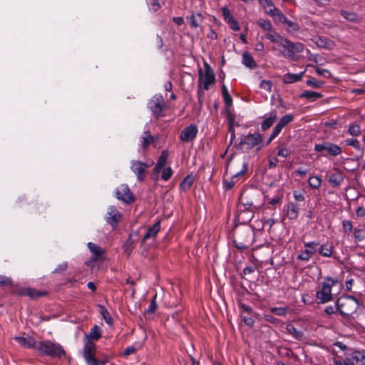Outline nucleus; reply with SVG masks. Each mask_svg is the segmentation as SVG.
Instances as JSON below:
<instances>
[{"label": "nucleus", "mask_w": 365, "mask_h": 365, "mask_svg": "<svg viewBox=\"0 0 365 365\" xmlns=\"http://www.w3.org/2000/svg\"><path fill=\"white\" fill-rule=\"evenodd\" d=\"M215 82V75L211 67L205 63L204 73L202 70L199 71L198 86H197V100L198 103L202 104L203 90L207 91L211 85Z\"/></svg>", "instance_id": "nucleus-1"}, {"label": "nucleus", "mask_w": 365, "mask_h": 365, "mask_svg": "<svg viewBox=\"0 0 365 365\" xmlns=\"http://www.w3.org/2000/svg\"><path fill=\"white\" fill-rule=\"evenodd\" d=\"M36 349L41 355L48 356L51 358H61L66 355V351L60 344L50 340L38 341Z\"/></svg>", "instance_id": "nucleus-2"}, {"label": "nucleus", "mask_w": 365, "mask_h": 365, "mask_svg": "<svg viewBox=\"0 0 365 365\" xmlns=\"http://www.w3.org/2000/svg\"><path fill=\"white\" fill-rule=\"evenodd\" d=\"M261 195V193L256 190H245L240 197V202L248 211H257L261 207L258 200Z\"/></svg>", "instance_id": "nucleus-3"}, {"label": "nucleus", "mask_w": 365, "mask_h": 365, "mask_svg": "<svg viewBox=\"0 0 365 365\" xmlns=\"http://www.w3.org/2000/svg\"><path fill=\"white\" fill-rule=\"evenodd\" d=\"M336 306L340 314L349 317L357 311L359 304L355 297L344 295L337 299Z\"/></svg>", "instance_id": "nucleus-4"}, {"label": "nucleus", "mask_w": 365, "mask_h": 365, "mask_svg": "<svg viewBox=\"0 0 365 365\" xmlns=\"http://www.w3.org/2000/svg\"><path fill=\"white\" fill-rule=\"evenodd\" d=\"M248 168V163L243 160L238 162L234 168H232L231 178L230 179H223L222 183L227 190L232 189L235 185L245 175Z\"/></svg>", "instance_id": "nucleus-5"}, {"label": "nucleus", "mask_w": 365, "mask_h": 365, "mask_svg": "<svg viewBox=\"0 0 365 365\" xmlns=\"http://www.w3.org/2000/svg\"><path fill=\"white\" fill-rule=\"evenodd\" d=\"M337 282L336 279L331 277H326L324 279L322 283L321 289L316 292V297L320 301V303H327L333 299L331 289Z\"/></svg>", "instance_id": "nucleus-6"}, {"label": "nucleus", "mask_w": 365, "mask_h": 365, "mask_svg": "<svg viewBox=\"0 0 365 365\" xmlns=\"http://www.w3.org/2000/svg\"><path fill=\"white\" fill-rule=\"evenodd\" d=\"M279 46L284 49L282 52L283 56L291 60H296V55L304 50V45L302 43H293L286 38H283Z\"/></svg>", "instance_id": "nucleus-7"}, {"label": "nucleus", "mask_w": 365, "mask_h": 365, "mask_svg": "<svg viewBox=\"0 0 365 365\" xmlns=\"http://www.w3.org/2000/svg\"><path fill=\"white\" fill-rule=\"evenodd\" d=\"M262 140V135L257 132L252 134L245 135L240 138L239 148L242 150H249L259 145Z\"/></svg>", "instance_id": "nucleus-8"}, {"label": "nucleus", "mask_w": 365, "mask_h": 365, "mask_svg": "<svg viewBox=\"0 0 365 365\" xmlns=\"http://www.w3.org/2000/svg\"><path fill=\"white\" fill-rule=\"evenodd\" d=\"M148 108L155 118L158 119L163 117V111L165 108L163 96L160 94L153 96L148 102Z\"/></svg>", "instance_id": "nucleus-9"}, {"label": "nucleus", "mask_w": 365, "mask_h": 365, "mask_svg": "<svg viewBox=\"0 0 365 365\" xmlns=\"http://www.w3.org/2000/svg\"><path fill=\"white\" fill-rule=\"evenodd\" d=\"M314 150L322 153V156L330 155L336 157L341 153V148L336 144L325 141L314 145Z\"/></svg>", "instance_id": "nucleus-10"}, {"label": "nucleus", "mask_w": 365, "mask_h": 365, "mask_svg": "<svg viewBox=\"0 0 365 365\" xmlns=\"http://www.w3.org/2000/svg\"><path fill=\"white\" fill-rule=\"evenodd\" d=\"M115 196L125 204H130L135 200L133 194L125 184H122L115 188Z\"/></svg>", "instance_id": "nucleus-11"}, {"label": "nucleus", "mask_w": 365, "mask_h": 365, "mask_svg": "<svg viewBox=\"0 0 365 365\" xmlns=\"http://www.w3.org/2000/svg\"><path fill=\"white\" fill-rule=\"evenodd\" d=\"M319 245V242L316 241L304 242V250L298 255L297 259L306 262H309L312 256L317 252Z\"/></svg>", "instance_id": "nucleus-12"}, {"label": "nucleus", "mask_w": 365, "mask_h": 365, "mask_svg": "<svg viewBox=\"0 0 365 365\" xmlns=\"http://www.w3.org/2000/svg\"><path fill=\"white\" fill-rule=\"evenodd\" d=\"M253 236L250 230H245L240 233V236L234 240L235 247L240 250L248 249L252 242Z\"/></svg>", "instance_id": "nucleus-13"}, {"label": "nucleus", "mask_w": 365, "mask_h": 365, "mask_svg": "<svg viewBox=\"0 0 365 365\" xmlns=\"http://www.w3.org/2000/svg\"><path fill=\"white\" fill-rule=\"evenodd\" d=\"M122 215L118 210L115 206L110 205L108 208L105 220L113 229L116 228L119 222L121 221Z\"/></svg>", "instance_id": "nucleus-14"}, {"label": "nucleus", "mask_w": 365, "mask_h": 365, "mask_svg": "<svg viewBox=\"0 0 365 365\" xmlns=\"http://www.w3.org/2000/svg\"><path fill=\"white\" fill-rule=\"evenodd\" d=\"M274 21L283 24L288 33H295L300 29L299 24L297 21L288 19L282 12L277 14Z\"/></svg>", "instance_id": "nucleus-15"}, {"label": "nucleus", "mask_w": 365, "mask_h": 365, "mask_svg": "<svg viewBox=\"0 0 365 365\" xmlns=\"http://www.w3.org/2000/svg\"><path fill=\"white\" fill-rule=\"evenodd\" d=\"M140 162L139 160H132L130 162V170L135 174L138 181L142 182L144 180V173L151 165Z\"/></svg>", "instance_id": "nucleus-16"}, {"label": "nucleus", "mask_w": 365, "mask_h": 365, "mask_svg": "<svg viewBox=\"0 0 365 365\" xmlns=\"http://www.w3.org/2000/svg\"><path fill=\"white\" fill-rule=\"evenodd\" d=\"M197 132V127L195 125H190L181 131L180 139L183 143L191 142L196 138Z\"/></svg>", "instance_id": "nucleus-17"}, {"label": "nucleus", "mask_w": 365, "mask_h": 365, "mask_svg": "<svg viewBox=\"0 0 365 365\" xmlns=\"http://www.w3.org/2000/svg\"><path fill=\"white\" fill-rule=\"evenodd\" d=\"M96 350V344L90 341H88L84 346H83V358L86 361V364L88 365L90 362H94L93 358L95 357L93 355V351Z\"/></svg>", "instance_id": "nucleus-18"}, {"label": "nucleus", "mask_w": 365, "mask_h": 365, "mask_svg": "<svg viewBox=\"0 0 365 365\" xmlns=\"http://www.w3.org/2000/svg\"><path fill=\"white\" fill-rule=\"evenodd\" d=\"M286 216L291 220H296L299 215V205L292 202H288L284 207Z\"/></svg>", "instance_id": "nucleus-19"}, {"label": "nucleus", "mask_w": 365, "mask_h": 365, "mask_svg": "<svg viewBox=\"0 0 365 365\" xmlns=\"http://www.w3.org/2000/svg\"><path fill=\"white\" fill-rule=\"evenodd\" d=\"M259 4L264 7L266 9V12L273 18V19H275V17L277 16V14L280 13L281 11L275 7L274 4L271 0H258Z\"/></svg>", "instance_id": "nucleus-20"}, {"label": "nucleus", "mask_w": 365, "mask_h": 365, "mask_svg": "<svg viewBox=\"0 0 365 365\" xmlns=\"http://www.w3.org/2000/svg\"><path fill=\"white\" fill-rule=\"evenodd\" d=\"M87 247L93 254L92 260L96 261L103 259L105 254V250L100 246L93 242H88L87 244Z\"/></svg>", "instance_id": "nucleus-21"}, {"label": "nucleus", "mask_w": 365, "mask_h": 365, "mask_svg": "<svg viewBox=\"0 0 365 365\" xmlns=\"http://www.w3.org/2000/svg\"><path fill=\"white\" fill-rule=\"evenodd\" d=\"M277 115L276 111H272L264 116V120L261 124V128L262 130H267L269 129L277 120Z\"/></svg>", "instance_id": "nucleus-22"}, {"label": "nucleus", "mask_w": 365, "mask_h": 365, "mask_svg": "<svg viewBox=\"0 0 365 365\" xmlns=\"http://www.w3.org/2000/svg\"><path fill=\"white\" fill-rule=\"evenodd\" d=\"M160 230V221L158 220L154 225L148 228L147 232L143 238V242H145L148 239L155 238Z\"/></svg>", "instance_id": "nucleus-23"}, {"label": "nucleus", "mask_w": 365, "mask_h": 365, "mask_svg": "<svg viewBox=\"0 0 365 365\" xmlns=\"http://www.w3.org/2000/svg\"><path fill=\"white\" fill-rule=\"evenodd\" d=\"M168 156V152L167 150H163L155 166L153 168V173L155 174H158L160 171L163 168V167L166 165L167 159Z\"/></svg>", "instance_id": "nucleus-24"}, {"label": "nucleus", "mask_w": 365, "mask_h": 365, "mask_svg": "<svg viewBox=\"0 0 365 365\" xmlns=\"http://www.w3.org/2000/svg\"><path fill=\"white\" fill-rule=\"evenodd\" d=\"M15 340L17 343H19L21 346L26 348H35L37 344L35 339L33 337H22V336H16L15 337Z\"/></svg>", "instance_id": "nucleus-25"}, {"label": "nucleus", "mask_w": 365, "mask_h": 365, "mask_svg": "<svg viewBox=\"0 0 365 365\" xmlns=\"http://www.w3.org/2000/svg\"><path fill=\"white\" fill-rule=\"evenodd\" d=\"M343 181V174L339 170H336L335 173L329 176V182L334 187H339Z\"/></svg>", "instance_id": "nucleus-26"}, {"label": "nucleus", "mask_w": 365, "mask_h": 365, "mask_svg": "<svg viewBox=\"0 0 365 365\" xmlns=\"http://www.w3.org/2000/svg\"><path fill=\"white\" fill-rule=\"evenodd\" d=\"M317 250L321 256L330 257L334 253V246L331 244L324 243Z\"/></svg>", "instance_id": "nucleus-27"}, {"label": "nucleus", "mask_w": 365, "mask_h": 365, "mask_svg": "<svg viewBox=\"0 0 365 365\" xmlns=\"http://www.w3.org/2000/svg\"><path fill=\"white\" fill-rule=\"evenodd\" d=\"M350 355L351 359L354 360L356 365H365V351L355 350Z\"/></svg>", "instance_id": "nucleus-28"}, {"label": "nucleus", "mask_w": 365, "mask_h": 365, "mask_svg": "<svg viewBox=\"0 0 365 365\" xmlns=\"http://www.w3.org/2000/svg\"><path fill=\"white\" fill-rule=\"evenodd\" d=\"M304 73V71H302L299 73H287L283 76V82L284 83H292L302 80V78Z\"/></svg>", "instance_id": "nucleus-29"}, {"label": "nucleus", "mask_w": 365, "mask_h": 365, "mask_svg": "<svg viewBox=\"0 0 365 365\" xmlns=\"http://www.w3.org/2000/svg\"><path fill=\"white\" fill-rule=\"evenodd\" d=\"M299 97L301 98L307 99L310 101H314L321 98L322 97V94L316 91H305L300 94Z\"/></svg>", "instance_id": "nucleus-30"}, {"label": "nucleus", "mask_w": 365, "mask_h": 365, "mask_svg": "<svg viewBox=\"0 0 365 365\" xmlns=\"http://www.w3.org/2000/svg\"><path fill=\"white\" fill-rule=\"evenodd\" d=\"M242 63L251 69L255 68L257 66L253 57L248 52H245L242 54Z\"/></svg>", "instance_id": "nucleus-31"}, {"label": "nucleus", "mask_w": 365, "mask_h": 365, "mask_svg": "<svg viewBox=\"0 0 365 365\" xmlns=\"http://www.w3.org/2000/svg\"><path fill=\"white\" fill-rule=\"evenodd\" d=\"M317 46L325 48H331L332 42L325 37L317 36L314 40Z\"/></svg>", "instance_id": "nucleus-32"}, {"label": "nucleus", "mask_w": 365, "mask_h": 365, "mask_svg": "<svg viewBox=\"0 0 365 365\" xmlns=\"http://www.w3.org/2000/svg\"><path fill=\"white\" fill-rule=\"evenodd\" d=\"M264 36L267 39L269 40L271 42L275 43L278 44L279 46L280 45V43H282V41H283V38H284L277 32L267 33L264 34Z\"/></svg>", "instance_id": "nucleus-33"}, {"label": "nucleus", "mask_w": 365, "mask_h": 365, "mask_svg": "<svg viewBox=\"0 0 365 365\" xmlns=\"http://www.w3.org/2000/svg\"><path fill=\"white\" fill-rule=\"evenodd\" d=\"M188 19L190 20L191 27L197 28L203 20V16L200 13H197L196 14H192L190 17H188Z\"/></svg>", "instance_id": "nucleus-34"}, {"label": "nucleus", "mask_w": 365, "mask_h": 365, "mask_svg": "<svg viewBox=\"0 0 365 365\" xmlns=\"http://www.w3.org/2000/svg\"><path fill=\"white\" fill-rule=\"evenodd\" d=\"M98 311L102 318L108 325L113 324V319L107 309L103 305H98Z\"/></svg>", "instance_id": "nucleus-35"}, {"label": "nucleus", "mask_w": 365, "mask_h": 365, "mask_svg": "<svg viewBox=\"0 0 365 365\" xmlns=\"http://www.w3.org/2000/svg\"><path fill=\"white\" fill-rule=\"evenodd\" d=\"M286 331L287 333L292 335L296 339L301 340L303 337V333L298 331L292 324H288L286 326Z\"/></svg>", "instance_id": "nucleus-36"}, {"label": "nucleus", "mask_w": 365, "mask_h": 365, "mask_svg": "<svg viewBox=\"0 0 365 365\" xmlns=\"http://www.w3.org/2000/svg\"><path fill=\"white\" fill-rule=\"evenodd\" d=\"M135 240H132L131 236H129L123 246V250L128 257H129L132 253L135 247Z\"/></svg>", "instance_id": "nucleus-37"}, {"label": "nucleus", "mask_w": 365, "mask_h": 365, "mask_svg": "<svg viewBox=\"0 0 365 365\" xmlns=\"http://www.w3.org/2000/svg\"><path fill=\"white\" fill-rule=\"evenodd\" d=\"M142 148L143 149L147 148V147L154 142V137L151 135L150 131H144L142 136Z\"/></svg>", "instance_id": "nucleus-38"}, {"label": "nucleus", "mask_w": 365, "mask_h": 365, "mask_svg": "<svg viewBox=\"0 0 365 365\" xmlns=\"http://www.w3.org/2000/svg\"><path fill=\"white\" fill-rule=\"evenodd\" d=\"M101 336V329L97 325H95L91 330L88 335L86 336L88 339L97 341Z\"/></svg>", "instance_id": "nucleus-39"}, {"label": "nucleus", "mask_w": 365, "mask_h": 365, "mask_svg": "<svg viewBox=\"0 0 365 365\" xmlns=\"http://www.w3.org/2000/svg\"><path fill=\"white\" fill-rule=\"evenodd\" d=\"M222 95L227 108L230 107L232 105V99L229 94L228 90L225 84L222 86Z\"/></svg>", "instance_id": "nucleus-40"}, {"label": "nucleus", "mask_w": 365, "mask_h": 365, "mask_svg": "<svg viewBox=\"0 0 365 365\" xmlns=\"http://www.w3.org/2000/svg\"><path fill=\"white\" fill-rule=\"evenodd\" d=\"M194 182V178L192 175L186 176L182 181L180 182V189L185 191L190 188Z\"/></svg>", "instance_id": "nucleus-41"}, {"label": "nucleus", "mask_w": 365, "mask_h": 365, "mask_svg": "<svg viewBox=\"0 0 365 365\" xmlns=\"http://www.w3.org/2000/svg\"><path fill=\"white\" fill-rule=\"evenodd\" d=\"M257 25L259 26L263 31H272L273 26L269 20L259 19L257 21Z\"/></svg>", "instance_id": "nucleus-42"}, {"label": "nucleus", "mask_w": 365, "mask_h": 365, "mask_svg": "<svg viewBox=\"0 0 365 365\" xmlns=\"http://www.w3.org/2000/svg\"><path fill=\"white\" fill-rule=\"evenodd\" d=\"M309 185L314 189H318L322 184V178L319 176L312 175L308 180Z\"/></svg>", "instance_id": "nucleus-43"}, {"label": "nucleus", "mask_w": 365, "mask_h": 365, "mask_svg": "<svg viewBox=\"0 0 365 365\" xmlns=\"http://www.w3.org/2000/svg\"><path fill=\"white\" fill-rule=\"evenodd\" d=\"M294 120V115L292 114H286L283 115L277 123V124L282 128H284L289 123H292Z\"/></svg>", "instance_id": "nucleus-44"}, {"label": "nucleus", "mask_w": 365, "mask_h": 365, "mask_svg": "<svg viewBox=\"0 0 365 365\" xmlns=\"http://www.w3.org/2000/svg\"><path fill=\"white\" fill-rule=\"evenodd\" d=\"M346 145L353 147L356 150H359L361 154L364 153V150L361 147L360 143L357 139L351 138L345 140Z\"/></svg>", "instance_id": "nucleus-45"}, {"label": "nucleus", "mask_w": 365, "mask_h": 365, "mask_svg": "<svg viewBox=\"0 0 365 365\" xmlns=\"http://www.w3.org/2000/svg\"><path fill=\"white\" fill-rule=\"evenodd\" d=\"M340 14L345 19L349 21L356 22L358 21L357 15L354 12L341 10Z\"/></svg>", "instance_id": "nucleus-46"}, {"label": "nucleus", "mask_w": 365, "mask_h": 365, "mask_svg": "<svg viewBox=\"0 0 365 365\" xmlns=\"http://www.w3.org/2000/svg\"><path fill=\"white\" fill-rule=\"evenodd\" d=\"M348 133L353 137H356L361 133V127L359 124H350L348 128Z\"/></svg>", "instance_id": "nucleus-47"}, {"label": "nucleus", "mask_w": 365, "mask_h": 365, "mask_svg": "<svg viewBox=\"0 0 365 365\" xmlns=\"http://www.w3.org/2000/svg\"><path fill=\"white\" fill-rule=\"evenodd\" d=\"M306 83L307 86L315 88H321L324 85L323 81H318L314 77H309V79L307 80Z\"/></svg>", "instance_id": "nucleus-48"}, {"label": "nucleus", "mask_w": 365, "mask_h": 365, "mask_svg": "<svg viewBox=\"0 0 365 365\" xmlns=\"http://www.w3.org/2000/svg\"><path fill=\"white\" fill-rule=\"evenodd\" d=\"M221 11H222V15L223 16L225 21L226 23H227L228 24H230V22L232 21V20L235 19L233 18L232 15L231 14L230 11L229 10V9L227 7H226V6L222 7L221 9Z\"/></svg>", "instance_id": "nucleus-49"}, {"label": "nucleus", "mask_w": 365, "mask_h": 365, "mask_svg": "<svg viewBox=\"0 0 365 365\" xmlns=\"http://www.w3.org/2000/svg\"><path fill=\"white\" fill-rule=\"evenodd\" d=\"M21 294H25L29 296L31 298H37L43 295L42 293L37 292L34 289H25L24 290L21 292Z\"/></svg>", "instance_id": "nucleus-50"}, {"label": "nucleus", "mask_w": 365, "mask_h": 365, "mask_svg": "<svg viewBox=\"0 0 365 365\" xmlns=\"http://www.w3.org/2000/svg\"><path fill=\"white\" fill-rule=\"evenodd\" d=\"M282 130V128L278 124H277L274 127L272 132L269 139L267 140V145L269 144L280 133Z\"/></svg>", "instance_id": "nucleus-51"}, {"label": "nucleus", "mask_w": 365, "mask_h": 365, "mask_svg": "<svg viewBox=\"0 0 365 365\" xmlns=\"http://www.w3.org/2000/svg\"><path fill=\"white\" fill-rule=\"evenodd\" d=\"M287 307H272L270 312L277 316H285L287 314Z\"/></svg>", "instance_id": "nucleus-52"}, {"label": "nucleus", "mask_w": 365, "mask_h": 365, "mask_svg": "<svg viewBox=\"0 0 365 365\" xmlns=\"http://www.w3.org/2000/svg\"><path fill=\"white\" fill-rule=\"evenodd\" d=\"M227 115H228V119H229V132L231 134V135H230L231 141H232L235 138V130H234V128L232 125V123L234 121V118L230 113H228Z\"/></svg>", "instance_id": "nucleus-53"}, {"label": "nucleus", "mask_w": 365, "mask_h": 365, "mask_svg": "<svg viewBox=\"0 0 365 365\" xmlns=\"http://www.w3.org/2000/svg\"><path fill=\"white\" fill-rule=\"evenodd\" d=\"M354 237L356 241H362L365 237L364 230L361 229L355 228L354 230Z\"/></svg>", "instance_id": "nucleus-54"}, {"label": "nucleus", "mask_w": 365, "mask_h": 365, "mask_svg": "<svg viewBox=\"0 0 365 365\" xmlns=\"http://www.w3.org/2000/svg\"><path fill=\"white\" fill-rule=\"evenodd\" d=\"M0 285L2 287H11L12 285L11 278L0 275Z\"/></svg>", "instance_id": "nucleus-55"}, {"label": "nucleus", "mask_w": 365, "mask_h": 365, "mask_svg": "<svg viewBox=\"0 0 365 365\" xmlns=\"http://www.w3.org/2000/svg\"><path fill=\"white\" fill-rule=\"evenodd\" d=\"M172 175L173 170L170 167H168L163 170L161 178L165 181H167L171 178Z\"/></svg>", "instance_id": "nucleus-56"}, {"label": "nucleus", "mask_w": 365, "mask_h": 365, "mask_svg": "<svg viewBox=\"0 0 365 365\" xmlns=\"http://www.w3.org/2000/svg\"><path fill=\"white\" fill-rule=\"evenodd\" d=\"M156 297H157L156 294L153 297L152 300L150 302L148 308L147 309V312L154 313L156 311L157 307H158V305L156 303Z\"/></svg>", "instance_id": "nucleus-57"}, {"label": "nucleus", "mask_w": 365, "mask_h": 365, "mask_svg": "<svg viewBox=\"0 0 365 365\" xmlns=\"http://www.w3.org/2000/svg\"><path fill=\"white\" fill-rule=\"evenodd\" d=\"M316 73L319 76H324L327 78L331 77V73L329 70L316 67Z\"/></svg>", "instance_id": "nucleus-58"}, {"label": "nucleus", "mask_w": 365, "mask_h": 365, "mask_svg": "<svg viewBox=\"0 0 365 365\" xmlns=\"http://www.w3.org/2000/svg\"><path fill=\"white\" fill-rule=\"evenodd\" d=\"M259 86L261 88H262L264 90H266L267 91H271L272 84L270 81L262 80L260 83Z\"/></svg>", "instance_id": "nucleus-59"}, {"label": "nucleus", "mask_w": 365, "mask_h": 365, "mask_svg": "<svg viewBox=\"0 0 365 365\" xmlns=\"http://www.w3.org/2000/svg\"><path fill=\"white\" fill-rule=\"evenodd\" d=\"M68 268V263L66 262L58 264L53 271V273H61L66 271Z\"/></svg>", "instance_id": "nucleus-60"}, {"label": "nucleus", "mask_w": 365, "mask_h": 365, "mask_svg": "<svg viewBox=\"0 0 365 365\" xmlns=\"http://www.w3.org/2000/svg\"><path fill=\"white\" fill-rule=\"evenodd\" d=\"M342 227L344 231L351 232L353 228L352 222L350 220H344L342 222Z\"/></svg>", "instance_id": "nucleus-61"}, {"label": "nucleus", "mask_w": 365, "mask_h": 365, "mask_svg": "<svg viewBox=\"0 0 365 365\" xmlns=\"http://www.w3.org/2000/svg\"><path fill=\"white\" fill-rule=\"evenodd\" d=\"M293 196L297 201L302 202L304 200V195L302 192L294 190L293 192Z\"/></svg>", "instance_id": "nucleus-62"}, {"label": "nucleus", "mask_w": 365, "mask_h": 365, "mask_svg": "<svg viewBox=\"0 0 365 365\" xmlns=\"http://www.w3.org/2000/svg\"><path fill=\"white\" fill-rule=\"evenodd\" d=\"M337 311H338V309H337L336 305V306H332V305L327 306L324 309V312L329 315L333 314L336 313Z\"/></svg>", "instance_id": "nucleus-63"}, {"label": "nucleus", "mask_w": 365, "mask_h": 365, "mask_svg": "<svg viewBox=\"0 0 365 365\" xmlns=\"http://www.w3.org/2000/svg\"><path fill=\"white\" fill-rule=\"evenodd\" d=\"M94 362H90L88 365H105L108 362L107 358L103 359L101 360L96 359V357L93 358Z\"/></svg>", "instance_id": "nucleus-64"}]
</instances>
